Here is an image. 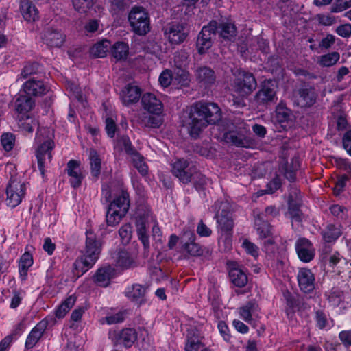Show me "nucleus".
I'll return each instance as SVG.
<instances>
[{
	"label": "nucleus",
	"instance_id": "21",
	"mask_svg": "<svg viewBox=\"0 0 351 351\" xmlns=\"http://www.w3.org/2000/svg\"><path fill=\"white\" fill-rule=\"evenodd\" d=\"M184 237L187 238L188 241L182 245V249L186 252L188 256H200L204 254V248L195 242V235L193 232H184Z\"/></svg>",
	"mask_w": 351,
	"mask_h": 351
},
{
	"label": "nucleus",
	"instance_id": "11",
	"mask_svg": "<svg viewBox=\"0 0 351 351\" xmlns=\"http://www.w3.org/2000/svg\"><path fill=\"white\" fill-rule=\"evenodd\" d=\"M315 88L310 85H304L293 93L295 103L301 108L311 107L316 101Z\"/></svg>",
	"mask_w": 351,
	"mask_h": 351
},
{
	"label": "nucleus",
	"instance_id": "47",
	"mask_svg": "<svg viewBox=\"0 0 351 351\" xmlns=\"http://www.w3.org/2000/svg\"><path fill=\"white\" fill-rule=\"evenodd\" d=\"M341 234L340 229L338 227L329 224L323 232L322 235L326 242L330 243L337 239Z\"/></svg>",
	"mask_w": 351,
	"mask_h": 351
},
{
	"label": "nucleus",
	"instance_id": "8",
	"mask_svg": "<svg viewBox=\"0 0 351 351\" xmlns=\"http://www.w3.org/2000/svg\"><path fill=\"white\" fill-rule=\"evenodd\" d=\"M54 147V142L51 139H47L38 146L36 150L38 167L43 176H45V169L47 167L52 160V150Z\"/></svg>",
	"mask_w": 351,
	"mask_h": 351
},
{
	"label": "nucleus",
	"instance_id": "58",
	"mask_svg": "<svg viewBox=\"0 0 351 351\" xmlns=\"http://www.w3.org/2000/svg\"><path fill=\"white\" fill-rule=\"evenodd\" d=\"M351 7V0H335L331 8V12H340Z\"/></svg>",
	"mask_w": 351,
	"mask_h": 351
},
{
	"label": "nucleus",
	"instance_id": "3",
	"mask_svg": "<svg viewBox=\"0 0 351 351\" xmlns=\"http://www.w3.org/2000/svg\"><path fill=\"white\" fill-rule=\"evenodd\" d=\"M129 206V194L128 192L122 190L121 194L109 205L106 215L107 225L114 226L119 224L128 212Z\"/></svg>",
	"mask_w": 351,
	"mask_h": 351
},
{
	"label": "nucleus",
	"instance_id": "52",
	"mask_svg": "<svg viewBox=\"0 0 351 351\" xmlns=\"http://www.w3.org/2000/svg\"><path fill=\"white\" fill-rule=\"evenodd\" d=\"M335 41L336 37L332 34H328L319 41L318 48L321 51H328L335 44Z\"/></svg>",
	"mask_w": 351,
	"mask_h": 351
},
{
	"label": "nucleus",
	"instance_id": "27",
	"mask_svg": "<svg viewBox=\"0 0 351 351\" xmlns=\"http://www.w3.org/2000/svg\"><path fill=\"white\" fill-rule=\"evenodd\" d=\"M116 343L125 348H130L137 339V332L135 329L125 328L115 334Z\"/></svg>",
	"mask_w": 351,
	"mask_h": 351
},
{
	"label": "nucleus",
	"instance_id": "28",
	"mask_svg": "<svg viewBox=\"0 0 351 351\" xmlns=\"http://www.w3.org/2000/svg\"><path fill=\"white\" fill-rule=\"evenodd\" d=\"M23 90L25 95L39 96L46 93L47 86L41 80L30 79L24 83Z\"/></svg>",
	"mask_w": 351,
	"mask_h": 351
},
{
	"label": "nucleus",
	"instance_id": "41",
	"mask_svg": "<svg viewBox=\"0 0 351 351\" xmlns=\"http://www.w3.org/2000/svg\"><path fill=\"white\" fill-rule=\"evenodd\" d=\"M340 59L337 51H332L319 56L317 63L322 67H330L337 64Z\"/></svg>",
	"mask_w": 351,
	"mask_h": 351
},
{
	"label": "nucleus",
	"instance_id": "57",
	"mask_svg": "<svg viewBox=\"0 0 351 351\" xmlns=\"http://www.w3.org/2000/svg\"><path fill=\"white\" fill-rule=\"evenodd\" d=\"M1 144L5 151L12 149L14 143V136L11 133H5L1 136Z\"/></svg>",
	"mask_w": 351,
	"mask_h": 351
},
{
	"label": "nucleus",
	"instance_id": "18",
	"mask_svg": "<svg viewBox=\"0 0 351 351\" xmlns=\"http://www.w3.org/2000/svg\"><path fill=\"white\" fill-rule=\"evenodd\" d=\"M66 171L70 177L69 182L71 186L73 188L80 187L84 178L80 169V162L75 160H69Z\"/></svg>",
	"mask_w": 351,
	"mask_h": 351
},
{
	"label": "nucleus",
	"instance_id": "25",
	"mask_svg": "<svg viewBox=\"0 0 351 351\" xmlns=\"http://www.w3.org/2000/svg\"><path fill=\"white\" fill-rule=\"evenodd\" d=\"M141 95V88L136 85L129 84L121 91V97L124 105L128 106L136 103Z\"/></svg>",
	"mask_w": 351,
	"mask_h": 351
},
{
	"label": "nucleus",
	"instance_id": "1",
	"mask_svg": "<svg viewBox=\"0 0 351 351\" xmlns=\"http://www.w3.org/2000/svg\"><path fill=\"white\" fill-rule=\"evenodd\" d=\"M221 117V110L216 104L198 101L190 106L182 123L189 135L196 139L208 125L215 124Z\"/></svg>",
	"mask_w": 351,
	"mask_h": 351
},
{
	"label": "nucleus",
	"instance_id": "33",
	"mask_svg": "<svg viewBox=\"0 0 351 351\" xmlns=\"http://www.w3.org/2000/svg\"><path fill=\"white\" fill-rule=\"evenodd\" d=\"M110 47V43L108 40H102L96 43L89 51L90 56L91 57L97 58H104L106 56L107 52L108 51Z\"/></svg>",
	"mask_w": 351,
	"mask_h": 351
},
{
	"label": "nucleus",
	"instance_id": "53",
	"mask_svg": "<svg viewBox=\"0 0 351 351\" xmlns=\"http://www.w3.org/2000/svg\"><path fill=\"white\" fill-rule=\"evenodd\" d=\"M119 236L123 244H128L132 238V227L130 224L123 225L119 230Z\"/></svg>",
	"mask_w": 351,
	"mask_h": 351
},
{
	"label": "nucleus",
	"instance_id": "38",
	"mask_svg": "<svg viewBox=\"0 0 351 351\" xmlns=\"http://www.w3.org/2000/svg\"><path fill=\"white\" fill-rule=\"evenodd\" d=\"M33 264V258L29 252L24 253L19 261V269L21 280H25L29 268Z\"/></svg>",
	"mask_w": 351,
	"mask_h": 351
},
{
	"label": "nucleus",
	"instance_id": "44",
	"mask_svg": "<svg viewBox=\"0 0 351 351\" xmlns=\"http://www.w3.org/2000/svg\"><path fill=\"white\" fill-rule=\"evenodd\" d=\"M255 224L260 238L266 239L272 235V227L268 221L263 220V217L256 219Z\"/></svg>",
	"mask_w": 351,
	"mask_h": 351
},
{
	"label": "nucleus",
	"instance_id": "40",
	"mask_svg": "<svg viewBox=\"0 0 351 351\" xmlns=\"http://www.w3.org/2000/svg\"><path fill=\"white\" fill-rule=\"evenodd\" d=\"M117 264L119 267L128 269L136 265L134 258L130 254L124 250L120 251L117 254Z\"/></svg>",
	"mask_w": 351,
	"mask_h": 351
},
{
	"label": "nucleus",
	"instance_id": "14",
	"mask_svg": "<svg viewBox=\"0 0 351 351\" xmlns=\"http://www.w3.org/2000/svg\"><path fill=\"white\" fill-rule=\"evenodd\" d=\"M34 106V99L23 93L19 94L14 101V110L16 117L29 115Z\"/></svg>",
	"mask_w": 351,
	"mask_h": 351
},
{
	"label": "nucleus",
	"instance_id": "51",
	"mask_svg": "<svg viewBox=\"0 0 351 351\" xmlns=\"http://www.w3.org/2000/svg\"><path fill=\"white\" fill-rule=\"evenodd\" d=\"M141 123L144 127L157 128L161 125V119L158 117L145 114L143 117Z\"/></svg>",
	"mask_w": 351,
	"mask_h": 351
},
{
	"label": "nucleus",
	"instance_id": "46",
	"mask_svg": "<svg viewBox=\"0 0 351 351\" xmlns=\"http://www.w3.org/2000/svg\"><path fill=\"white\" fill-rule=\"evenodd\" d=\"M134 167L142 176H146L148 172V167L144 161V158L138 152H136L130 157Z\"/></svg>",
	"mask_w": 351,
	"mask_h": 351
},
{
	"label": "nucleus",
	"instance_id": "5",
	"mask_svg": "<svg viewBox=\"0 0 351 351\" xmlns=\"http://www.w3.org/2000/svg\"><path fill=\"white\" fill-rule=\"evenodd\" d=\"M214 210L217 212L215 217L218 228L221 231L230 232L234 226L232 213L230 206L226 201H217L213 205Z\"/></svg>",
	"mask_w": 351,
	"mask_h": 351
},
{
	"label": "nucleus",
	"instance_id": "32",
	"mask_svg": "<svg viewBox=\"0 0 351 351\" xmlns=\"http://www.w3.org/2000/svg\"><path fill=\"white\" fill-rule=\"evenodd\" d=\"M223 140L227 143L237 147H246L247 144L245 135L242 132L235 131L225 132L223 135Z\"/></svg>",
	"mask_w": 351,
	"mask_h": 351
},
{
	"label": "nucleus",
	"instance_id": "22",
	"mask_svg": "<svg viewBox=\"0 0 351 351\" xmlns=\"http://www.w3.org/2000/svg\"><path fill=\"white\" fill-rule=\"evenodd\" d=\"M259 311V307L255 300H250L239 307V314L240 317L250 324L254 322V317H256Z\"/></svg>",
	"mask_w": 351,
	"mask_h": 351
},
{
	"label": "nucleus",
	"instance_id": "42",
	"mask_svg": "<svg viewBox=\"0 0 351 351\" xmlns=\"http://www.w3.org/2000/svg\"><path fill=\"white\" fill-rule=\"evenodd\" d=\"M91 174L98 178L101 172V159L96 150L91 149L89 152Z\"/></svg>",
	"mask_w": 351,
	"mask_h": 351
},
{
	"label": "nucleus",
	"instance_id": "26",
	"mask_svg": "<svg viewBox=\"0 0 351 351\" xmlns=\"http://www.w3.org/2000/svg\"><path fill=\"white\" fill-rule=\"evenodd\" d=\"M146 292L147 287L140 284H134L128 288L125 296L132 302H136L139 306L146 302L145 298Z\"/></svg>",
	"mask_w": 351,
	"mask_h": 351
},
{
	"label": "nucleus",
	"instance_id": "23",
	"mask_svg": "<svg viewBox=\"0 0 351 351\" xmlns=\"http://www.w3.org/2000/svg\"><path fill=\"white\" fill-rule=\"evenodd\" d=\"M47 325L48 322L46 319H43L31 330L25 341V348L27 349L32 348L37 343L43 335Z\"/></svg>",
	"mask_w": 351,
	"mask_h": 351
},
{
	"label": "nucleus",
	"instance_id": "50",
	"mask_svg": "<svg viewBox=\"0 0 351 351\" xmlns=\"http://www.w3.org/2000/svg\"><path fill=\"white\" fill-rule=\"evenodd\" d=\"M173 80L181 86H187L190 82L189 73L184 68H176Z\"/></svg>",
	"mask_w": 351,
	"mask_h": 351
},
{
	"label": "nucleus",
	"instance_id": "9",
	"mask_svg": "<svg viewBox=\"0 0 351 351\" xmlns=\"http://www.w3.org/2000/svg\"><path fill=\"white\" fill-rule=\"evenodd\" d=\"M196 167L186 160L178 159L172 164L171 172L183 184H188L192 180Z\"/></svg>",
	"mask_w": 351,
	"mask_h": 351
},
{
	"label": "nucleus",
	"instance_id": "54",
	"mask_svg": "<svg viewBox=\"0 0 351 351\" xmlns=\"http://www.w3.org/2000/svg\"><path fill=\"white\" fill-rule=\"evenodd\" d=\"M191 181L193 182L196 189L200 190L204 189V186L207 184L208 180L196 169Z\"/></svg>",
	"mask_w": 351,
	"mask_h": 351
},
{
	"label": "nucleus",
	"instance_id": "35",
	"mask_svg": "<svg viewBox=\"0 0 351 351\" xmlns=\"http://www.w3.org/2000/svg\"><path fill=\"white\" fill-rule=\"evenodd\" d=\"M219 35L224 39L232 40L237 35V29L234 23L230 22H222L217 25Z\"/></svg>",
	"mask_w": 351,
	"mask_h": 351
},
{
	"label": "nucleus",
	"instance_id": "61",
	"mask_svg": "<svg viewBox=\"0 0 351 351\" xmlns=\"http://www.w3.org/2000/svg\"><path fill=\"white\" fill-rule=\"evenodd\" d=\"M173 80V75L172 74L171 71L169 69L163 71L159 77L160 84L164 87L169 86Z\"/></svg>",
	"mask_w": 351,
	"mask_h": 351
},
{
	"label": "nucleus",
	"instance_id": "24",
	"mask_svg": "<svg viewBox=\"0 0 351 351\" xmlns=\"http://www.w3.org/2000/svg\"><path fill=\"white\" fill-rule=\"evenodd\" d=\"M141 104L143 108L149 113L158 115L162 112V102L154 94H144L141 98Z\"/></svg>",
	"mask_w": 351,
	"mask_h": 351
},
{
	"label": "nucleus",
	"instance_id": "45",
	"mask_svg": "<svg viewBox=\"0 0 351 351\" xmlns=\"http://www.w3.org/2000/svg\"><path fill=\"white\" fill-rule=\"evenodd\" d=\"M202 337L197 328L191 327L187 330L186 345L204 346V344L202 342Z\"/></svg>",
	"mask_w": 351,
	"mask_h": 351
},
{
	"label": "nucleus",
	"instance_id": "4",
	"mask_svg": "<svg viewBox=\"0 0 351 351\" xmlns=\"http://www.w3.org/2000/svg\"><path fill=\"white\" fill-rule=\"evenodd\" d=\"M132 30L138 36H145L150 31V18L148 12L142 6L132 8L128 14Z\"/></svg>",
	"mask_w": 351,
	"mask_h": 351
},
{
	"label": "nucleus",
	"instance_id": "64",
	"mask_svg": "<svg viewBox=\"0 0 351 351\" xmlns=\"http://www.w3.org/2000/svg\"><path fill=\"white\" fill-rule=\"evenodd\" d=\"M343 147L347 153L351 156V130H348L342 138Z\"/></svg>",
	"mask_w": 351,
	"mask_h": 351
},
{
	"label": "nucleus",
	"instance_id": "20",
	"mask_svg": "<svg viewBox=\"0 0 351 351\" xmlns=\"http://www.w3.org/2000/svg\"><path fill=\"white\" fill-rule=\"evenodd\" d=\"M195 77L199 84L205 87L214 84L216 81L215 71L207 66H198L195 71Z\"/></svg>",
	"mask_w": 351,
	"mask_h": 351
},
{
	"label": "nucleus",
	"instance_id": "15",
	"mask_svg": "<svg viewBox=\"0 0 351 351\" xmlns=\"http://www.w3.org/2000/svg\"><path fill=\"white\" fill-rule=\"evenodd\" d=\"M297 280L300 289L302 292L310 293L315 289V275L311 269L307 268L300 269L298 273Z\"/></svg>",
	"mask_w": 351,
	"mask_h": 351
},
{
	"label": "nucleus",
	"instance_id": "62",
	"mask_svg": "<svg viewBox=\"0 0 351 351\" xmlns=\"http://www.w3.org/2000/svg\"><path fill=\"white\" fill-rule=\"evenodd\" d=\"M117 127L115 121L113 119L108 117L106 119V131L108 136L110 138H113L117 132Z\"/></svg>",
	"mask_w": 351,
	"mask_h": 351
},
{
	"label": "nucleus",
	"instance_id": "36",
	"mask_svg": "<svg viewBox=\"0 0 351 351\" xmlns=\"http://www.w3.org/2000/svg\"><path fill=\"white\" fill-rule=\"evenodd\" d=\"M111 53L117 61L125 60L129 53L128 45L124 42H117L111 48Z\"/></svg>",
	"mask_w": 351,
	"mask_h": 351
},
{
	"label": "nucleus",
	"instance_id": "2",
	"mask_svg": "<svg viewBox=\"0 0 351 351\" xmlns=\"http://www.w3.org/2000/svg\"><path fill=\"white\" fill-rule=\"evenodd\" d=\"M85 247L73 263V273L82 276L93 267L101 252V243L91 230L86 231Z\"/></svg>",
	"mask_w": 351,
	"mask_h": 351
},
{
	"label": "nucleus",
	"instance_id": "34",
	"mask_svg": "<svg viewBox=\"0 0 351 351\" xmlns=\"http://www.w3.org/2000/svg\"><path fill=\"white\" fill-rule=\"evenodd\" d=\"M19 128L24 132L32 133L38 126V121L29 115L16 117Z\"/></svg>",
	"mask_w": 351,
	"mask_h": 351
},
{
	"label": "nucleus",
	"instance_id": "37",
	"mask_svg": "<svg viewBox=\"0 0 351 351\" xmlns=\"http://www.w3.org/2000/svg\"><path fill=\"white\" fill-rule=\"evenodd\" d=\"M137 234L145 250L149 249V236L147 234L146 221L141 217L136 221Z\"/></svg>",
	"mask_w": 351,
	"mask_h": 351
},
{
	"label": "nucleus",
	"instance_id": "10",
	"mask_svg": "<svg viewBox=\"0 0 351 351\" xmlns=\"http://www.w3.org/2000/svg\"><path fill=\"white\" fill-rule=\"evenodd\" d=\"M25 184L16 179H11L7 187V204L14 208L22 201L25 193Z\"/></svg>",
	"mask_w": 351,
	"mask_h": 351
},
{
	"label": "nucleus",
	"instance_id": "31",
	"mask_svg": "<svg viewBox=\"0 0 351 351\" xmlns=\"http://www.w3.org/2000/svg\"><path fill=\"white\" fill-rule=\"evenodd\" d=\"M229 278L231 282L238 287H245L248 281L245 272L239 267L230 268Z\"/></svg>",
	"mask_w": 351,
	"mask_h": 351
},
{
	"label": "nucleus",
	"instance_id": "39",
	"mask_svg": "<svg viewBox=\"0 0 351 351\" xmlns=\"http://www.w3.org/2000/svg\"><path fill=\"white\" fill-rule=\"evenodd\" d=\"M300 168V162L298 158L291 160V164H286L282 166L285 177L290 182H294L296 178V171Z\"/></svg>",
	"mask_w": 351,
	"mask_h": 351
},
{
	"label": "nucleus",
	"instance_id": "19",
	"mask_svg": "<svg viewBox=\"0 0 351 351\" xmlns=\"http://www.w3.org/2000/svg\"><path fill=\"white\" fill-rule=\"evenodd\" d=\"M42 38L50 47H60L65 41V36L60 31L52 27L44 31Z\"/></svg>",
	"mask_w": 351,
	"mask_h": 351
},
{
	"label": "nucleus",
	"instance_id": "30",
	"mask_svg": "<svg viewBox=\"0 0 351 351\" xmlns=\"http://www.w3.org/2000/svg\"><path fill=\"white\" fill-rule=\"evenodd\" d=\"M114 269L110 265L97 269L95 274V280L100 286L106 287L114 274Z\"/></svg>",
	"mask_w": 351,
	"mask_h": 351
},
{
	"label": "nucleus",
	"instance_id": "12",
	"mask_svg": "<svg viewBox=\"0 0 351 351\" xmlns=\"http://www.w3.org/2000/svg\"><path fill=\"white\" fill-rule=\"evenodd\" d=\"M258 104H270L277 101L276 86L271 80H265L254 96Z\"/></svg>",
	"mask_w": 351,
	"mask_h": 351
},
{
	"label": "nucleus",
	"instance_id": "55",
	"mask_svg": "<svg viewBox=\"0 0 351 351\" xmlns=\"http://www.w3.org/2000/svg\"><path fill=\"white\" fill-rule=\"evenodd\" d=\"M349 179L350 176L346 174L340 176L337 178V180L335 182V186L333 188L334 193L336 195H339L344 190V188L346 186V183Z\"/></svg>",
	"mask_w": 351,
	"mask_h": 351
},
{
	"label": "nucleus",
	"instance_id": "59",
	"mask_svg": "<svg viewBox=\"0 0 351 351\" xmlns=\"http://www.w3.org/2000/svg\"><path fill=\"white\" fill-rule=\"evenodd\" d=\"M73 7L79 12H86L92 5L90 0H72Z\"/></svg>",
	"mask_w": 351,
	"mask_h": 351
},
{
	"label": "nucleus",
	"instance_id": "56",
	"mask_svg": "<svg viewBox=\"0 0 351 351\" xmlns=\"http://www.w3.org/2000/svg\"><path fill=\"white\" fill-rule=\"evenodd\" d=\"M279 210L275 206H269L265 208V212L258 215V218L263 217V220L266 218L267 221L279 215Z\"/></svg>",
	"mask_w": 351,
	"mask_h": 351
},
{
	"label": "nucleus",
	"instance_id": "60",
	"mask_svg": "<svg viewBox=\"0 0 351 351\" xmlns=\"http://www.w3.org/2000/svg\"><path fill=\"white\" fill-rule=\"evenodd\" d=\"M40 65L36 62L27 64L21 71V75L26 78L30 75L36 73L39 70Z\"/></svg>",
	"mask_w": 351,
	"mask_h": 351
},
{
	"label": "nucleus",
	"instance_id": "13",
	"mask_svg": "<svg viewBox=\"0 0 351 351\" xmlns=\"http://www.w3.org/2000/svg\"><path fill=\"white\" fill-rule=\"evenodd\" d=\"M165 34L171 44L183 43L189 35V29L184 23H172L165 29Z\"/></svg>",
	"mask_w": 351,
	"mask_h": 351
},
{
	"label": "nucleus",
	"instance_id": "29",
	"mask_svg": "<svg viewBox=\"0 0 351 351\" xmlns=\"http://www.w3.org/2000/svg\"><path fill=\"white\" fill-rule=\"evenodd\" d=\"M21 12L23 19L28 23L35 22L39 19L38 9L28 1L21 3Z\"/></svg>",
	"mask_w": 351,
	"mask_h": 351
},
{
	"label": "nucleus",
	"instance_id": "43",
	"mask_svg": "<svg viewBox=\"0 0 351 351\" xmlns=\"http://www.w3.org/2000/svg\"><path fill=\"white\" fill-rule=\"evenodd\" d=\"M76 301L75 296L67 298L56 310L55 315L58 319L63 318L69 310L73 307Z\"/></svg>",
	"mask_w": 351,
	"mask_h": 351
},
{
	"label": "nucleus",
	"instance_id": "17",
	"mask_svg": "<svg viewBox=\"0 0 351 351\" xmlns=\"http://www.w3.org/2000/svg\"><path fill=\"white\" fill-rule=\"evenodd\" d=\"M295 249L300 259L305 263L310 262L315 256V251L309 240L299 239L295 244Z\"/></svg>",
	"mask_w": 351,
	"mask_h": 351
},
{
	"label": "nucleus",
	"instance_id": "49",
	"mask_svg": "<svg viewBox=\"0 0 351 351\" xmlns=\"http://www.w3.org/2000/svg\"><path fill=\"white\" fill-rule=\"evenodd\" d=\"M291 110L288 109L285 104L280 102L276 108V117L279 123L287 122L290 119Z\"/></svg>",
	"mask_w": 351,
	"mask_h": 351
},
{
	"label": "nucleus",
	"instance_id": "16",
	"mask_svg": "<svg viewBox=\"0 0 351 351\" xmlns=\"http://www.w3.org/2000/svg\"><path fill=\"white\" fill-rule=\"evenodd\" d=\"M301 205L302 199L300 190L296 188H292L289 195L288 210L291 217L296 221H300L302 220Z\"/></svg>",
	"mask_w": 351,
	"mask_h": 351
},
{
	"label": "nucleus",
	"instance_id": "63",
	"mask_svg": "<svg viewBox=\"0 0 351 351\" xmlns=\"http://www.w3.org/2000/svg\"><path fill=\"white\" fill-rule=\"evenodd\" d=\"M335 32L343 38H349L351 36V25L348 23L341 25L336 28Z\"/></svg>",
	"mask_w": 351,
	"mask_h": 351
},
{
	"label": "nucleus",
	"instance_id": "6",
	"mask_svg": "<svg viewBox=\"0 0 351 351\" xmlns=\"http://www.w3.org/2000/svg\"><path fill=\"white\" fill-rule=\"evenodd\" d=\"M217 31V22L211 21L207 25L202 27L199 33L196 47L199 54L206 53L212 47Z\"/></svg>",
	"mask_w": 351,
	"mask_h": 351
},
{
	"label": "nucleus",
	"instance_id": "7",
	"mask_svg": "<svg viewBox=\"0 0 351 351\" xmlns=\"http://www.w3.org/2000/svg\"><path fill=\"white\" fill-rule=\"evenodd\" d=\"M256 86V80L253 74L246 71L240 72L232 84L234 91L242 98L250 95Z\"/></svg>",
	"mask_w": 351,
	"mask_h": 351
},
{
	"label": "nucleus",
	"instance_id": "48",
	"mask_svg": "<svg viewBox=\"0 0 351 351\" xmlns=\"http://www.w3.org/2000/svg\"><path fill=\"white\" fill-rule=\"evenodd\" d=\"M189 53L185 49H181L175 53L173 63L176 68H184L189 63Z\"/></svg>",
	"mask_w": 351,
	"mask_h": 351
}]
</instances>
